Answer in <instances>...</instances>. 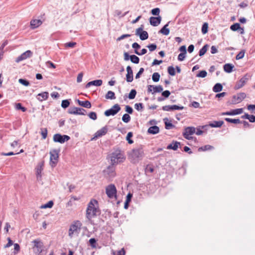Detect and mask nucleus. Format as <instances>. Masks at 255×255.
Masks as SVG:
<instances>
[{
  "mask_svg": "<svg viewBox=\"0 0 255 255\" xmlns=\"http://www.w3.org/2000/svg\"><path fill=\"white\" fill-rule=\"evenodd\" d=\"M98 201L95 199H92L88 204L86 210V217L88 220L96 217L100 213V210L98 208Z\"/></svg>",
  "mask_w": 255,
  "mask_h": 255,
  "instance_id": "f257e3e1",
  "label": "nucleus"
},
{
  "mask_svg": "<svg viewBox=\"0 0 255 255\" xmlns=\"http://www.w3.org/2000/svg\"><path fill=\"white\" fill-rule=\"evenodd\" d=\"M144 156L142 145L133 148L129 154V158L133 163H136L141 160Z\"/></svg>",
  "mask_w": 255,
  "mask_h": 255,
  "instance_id": "f03ea898",
  "label": "nucleus"
},
{
  "mask_svg": "<svg viewBox=\"0 0 255 255\" xmlns=\"http://www.w3.org/2000/svg\"><path fill=\"white\" fill-rule=\"evenodd\" d=\"M126 157L123 152L117 149L112 153L111 161L112 165H116L124 161Z\"/></svg>",
  "mask_w": 255,
  "mask_h": 255,
  "instance_id": "7ed1b4c3",
  "label": "nucleus"
},
{
  "mask_svg": "<svg viewBox=\"0 0 255 255\" xmlns=\"http://www.w3.org/2000/svg\"><path fill=\"white\" fill-rule=\"evenodd\" d=\"M33 246L32 249L36 255H43L44 246L43 242L40 239L34 240L31 242Z\"/></svg>",
  "mask_w": 255,
  "mask_h": 255,
  "instance_id": "20e7f679",
  "label": "nucleus"
},
{
  "mask_svg": "<svg viewBox=\"0 0 255 255\" xmlns=\"http://www.w3.org/2000/svg\"><path fill=\"white\" fill-rule=\"evenodd\" d=\"M81 226L82 223L80 221H74L70 226L68 232L69 236L72 238L74 235H78L80 231Z\"/></svg>",
  "mask_w": 255,
  "mask_h": 255,
  "instance_id": "39448f33",
  "label": "nucleus"
},
{
  "mask_svg": "<svg viewBox=\"0 0 255 255\" xmlns=\"http://www.w3.org/2000/svg\"><path fill=\"white\" fill-rule=\"evenodd\" d=\"M117 190L115 185L113 184H111L107 186L106 188V193L107 196L111 199L117 198Z\"/></svg>",
  "mask_w": 255,
  "mask_h": 255,
  "instance_id": "423d86ee",
  "label": "nucleus"
},
{
  "mask_svg": "<svg viewBox=\"0 0 255 255\" xmlns=\"http://www.w3.org/2000/svg\"><path fill=\"white\" fill-rule=\"evenodd\" d=\"M59 150L53 149L50 151V164L52 167H55L58 162L59 158Z\"/></svg>",
  "mask_w": 255,
  "mask_h": 255,
  "instance_id": "0eeeda50",
  "label": "nucleus"
},
{
  "mask_svg": "<svg viewBox=\"0 0 255 255\" xmlns=\"http://www.w3.org/2000/svg\"><path fill=\"white\" fill-rule=\"evenodd\" d=\"M113 165H109L103 171L104 176L107 179H111L116 176L115 168Z\"/></svg>",
  "mask_w": 255,
  "mask_h": 255,
  "instance_id": "6e6552de",
  "label": "nucleus"
},
{
  "mask_svg": "<svg viewBox=\"0 0 255 255\" xmlns=\"http://www.w3.org/2000/svg\"><path fill=\"white\" fill-rule=\"evenodd\" d=\"M70 137L67 135H61L60 133H56L53 135V141L55 142L63 143L70 139Z\"/></svg>",
  "mask_w": 255,
  "mask_h": 255,
  "instance_id": "1a4fd4ad",
  "label": "nucleus"
},
{
  "mask_svg": "<svg viewBox=\"0 0 255 255\" xmlns=\"http://www.w3.org/2000/svg\"><path fill=\"white\" fill-rule=\"evenodd\" d=\"M143 26L141 25V26L136 29L135 35L139 36L141 40H144L148 38V34L147 31L143 30Z\"/></svg>",
  "mask_w": 255,
  "mask_h": 255,
  "instance_id": "9d476101",
  "label": "nucleus"
},
{
  "mask_svg": "<svg viewBox=\"0 0 255 255\" xmlns=\"http://www.w3.org/2000/svg\"><path fill=\"white\" fill-rule=\"evenodd\" d=\"M121 110V107L118 104L114 105L111 109L106 111L104 114L106 116H114Z\"/></svg>",
  "mask_w": 255,
  "mask_h": 255,
  "instance_id": "9b49d317",
  "label": "nucleus"
},
{
  "mask_svg": "<svg viewBox=\"0 0 255 255\" xmlns=\"http://www.w3.org/2000/svg\"><path fill=\"white\" fill-rule=\"evenodd\" d=\"M195 132V128L193 127H188L184 129L183 132L184 137L187 139L190 140L192 138L191 135H193Z\"/></svg>",
  "mask_w": 255,
  "mask_h": 255,
  "instance_id": "f8f14e48",
  "label": "nucleus"
},
{
  "mask_svg": "<svg viewBox=\"0 0 255 255\" xmlns=\"http://www.w3.org/2000/svg\"><path fill=\"white\" fill-rule=\"evenodd\" d=\"M246 97V94L245 93H240L237 95H234L232 98L231 104H236L241 103Z\"/></svg>",
  "mask_w": 255,
  "mask_h": 255,
  "instance_id": "ddd939ff",
  "label": "nucleus"
},
{
  "mask_svg": "<svg viewBox=\"0 0 255 255\" xmlns=\"http://www.w3.org/2000/svg\"><path fill=\"white\" fill-rule=\"evenodd\" d=\"M68 113L73 115H85L86 111L81 108L71 107L68 110Z\"/></svg>",
  "mask_w": 255,
  "mask_h": 255,
  "instance_id": "4468645a",
  "label": "nucleus"
},
{
  "mask_svg": "<svg viewBox=\"0 0 255 255\" xmlns=\"http://www.w3.org/2000/svg\"><path fill=\"white\" fill-rule=\"evenodd\" d=\"M248 80L249 76L246 74L242 78H241L240 80L237 82L234 89L235 90H238L242 88L246 84Z\"/></svg>",
  "mask_w": 255,
  "mask_h": 255,
  "instance_id": "2eb2a0df",
  "label": "nucleus"
},
{
  "mask_svg": "<svg viewBox=\"0 0 255 255\" xmlns=\"http://www.w3.org/2000/svg\"><path fill=\"white\" fill-rule=\"evenodd\" d=\"M33 55V53L31 51L28 50L22 53L20 56H19L16 59L15 62L17 63H19V62L25 60L28 58H30L32 57Z\"/></svg>",
  "mask_w": 255,
  "mask_h": 255,
  "instance_id": "dca6fc26",
  "label": "nucleus"
},
{
  "mask_svg": "<svg viewBox=\"0 0 255 255\" xmlns=\"http://www.w3.org/2000/svg\"><path fill=\"white\" fill-rule=\"evenodd\" d=\"M108 130V127L107 126H105L103 127L100 129L98 130L95 134L93 138H91V140H96L98 137H101L104 135H105Z\"/></svg>",
  "mask_w": 255,
  "mask_h": 255,
  "instance_id": "f3484780",
  "label": "nucleus"
},
{
  "mask_svg": "<svg viewBox=\"0 0 255 255\" xmlns=\"http://www.w3.org/2000/svg\"><path fill=\"white\" fill-rule=\"evenodd\" d=\"M183 106H179L177 105H167L163 106L162 109L165 111H170L174 110H181L183 109Z\"/></svg>",
  "mask_w": 255,
  "mask_h": 255,
  "instance_id": "a211bd4d",
  "label": "nucleus"
},
{
  "mask_svg": "<svg viewBox=\"0 0 255 255\" xmlns=\"http://www.w3.org/2000/svg\"><path fill=\"white\" fill-rule=\"evenodd\" d=\"M161 17L158 16L157 17H150L149 18L150 24L153 26H158L161 22Z\"/></svg>",
  "mask_w": 255,
  "mask_h": 255,
  "instance_id": "6ab92c4d",
  "label": "nucleus"
},
{
  "mask_svg": "<svg viewBox=\"0 0 255 255\" xmlns=\"http://www.w3.org/2000/svg\"><path fill=\"white\" fill-rule=\"evenodd\" d=\"M127 71L126 80L128 82H131L133 81V72L129 66L127 67Z\"/></svg>",
  "mask_w": 255,
  "mask_h": 255,
  "instance_id": "aec40b11",
  "label": "nucleus"
},
{
  "mask_svg": "<svg viewBox=\"0 0 255 255\" xmlns=\"http://www.w3.org/2000/svg\"><path fill=\"white\" fill-rule=\"evenodd\" d=\"M243 112L242 108L237 109L230 112H224L222 114V115H236L242 114Z\"/></svg>",
  "mask_w": 255,
  "mask_h": 255,
  "instance_id": "412c9836",
  "label": "nucleus"
},
{
  "mask_svg": "<svg viewBox=\"0 0 255 255\" xmlns=\"http://www.w3.org/2000/svg\"><path fill=\"white\" fill-rule=\"evenodd\" d=\"M103 81L102 80H96L88 82L85 87L86 88H89L91 86H100L102 85Z\"/></svg>",
  "mask_w": 255,
  "mask_h": 255,
  "instance_id": "4be33fe9",
  "label": "nucleus"
},
{
  "mask_svg": "<svg viewBox=\"0 0 255 255\" xmlns=\"http://www.w3.org/2000/svg\"><path fill=\"white\" fill-rule=\"evenodd\" d=\"M42 24V21L40 19H34L30 21V26L32 29L36 28Z\"/></svg>",
  "mask_w": 255,
  "mask_h": 255,
  "instance_id": "5701e85b",
  "label": "nucleus"
},
{
  "mask_svg": "<svg viewBox=\"0 0 255 255\" xmlns=\"http://www.w3.org/2000/svg\"><path fill=\"white\" fill-rule=\"evenodd\" d=\"M49 96V94L47 92H44L38 94L37 95V99L39 101H43L44 100H46L47 99Z\"/></svg>",
  "mask_w": 255,
  "mask_h": 255,
  "instance_id": "b1692460",
  "label": "nucleus"
},
{
  "mask_svg": "<svg viewBox=\"0 0 255 255\" xmlns=\"http://www.w3.org/2000/svg\"><path fill=\"white\" fill-rule=\"evenodd\" d=\"M77 102L79 104V105L83 107L86 108H91V104L89 101H82L79 100H76Z\"/></svg>",
  "mask_w": 255,
  "mask_h": 255,
  "instance_id": "393cba45",
  "label": "nucleus"
},
{
  "mask_svg": "<svg viewBox=\"0 0 255 255\" xmlns=\"http://www.w3.org/2000/svg\"><path fill=\"white\" fill-rule=\"evenodd\" d=\"M180 144L179 142L177 141H173L170 144H169L167 147V149H173L174 150H176L178 147V146Z\"/></svg>",
  "mask_w": 255,
  "mask_h": 255,
  "instance_id": "a878e982",
  "label": "nucleus"
},
{
  "mask_svg": "<svg viewBox=\"0 0 255 255\" xmlns=\"http://www.w3.org/2000/svg\"><path fill=\"white\" fill-rule=\"evenodd\" d=\"M44 165V161L39 163L36 167V176L37 178L41 177V173L43 170V166Z\"/></svg>",
  "mask_w": 255,
  "mask_h": 255,
  "instance_id": "bb28decb",
  "label": "nucleus"
},
{
  "mask_svg": "<svg viewBox=\"0 0 255 255\" xmlns=\"http://www.w3.org/2000/svg\"><path fill=\"white\" fill-rule=\"evenodd\" d=\"M147 131L150 134H155L159 132V128L156 126H152L148 129Z\"/></svg>",
  "mask_w": 255,
  "mask_h": 255,
  "instance_id": "cd10ccee",
  "label": "nucleus"
},
{
  "mask_svg": "<svg viewBox=\"0 0 255 255\" xmlns=\"http://www.w3.org/2000/svg\"><path fill=\"white\" fill-rule=\"evenodd\" d=\"M224 124L222 121H213L212 123L209 124V126L212 128H220Z\"/></svg>",
  "mask_w": 255,
  "mask_h": 255,
  "instance_id": "c85d7f7f",
  "label": "nucleus"
},
{
  "mask_svg": "<svg viewBox=\"0 0 255 255\" xmlns=\"http://www.w3.org/2000/svg\"><path fill=\"white\" fill-rule=\"evenodd\" d=\"M234 67V65L232 64L228 63L224 65V70L228 73H231L233 71V69Z\"/></svg>",
  "mask_w": 255,
  "mask_h": 255,
  "instance_id": "c756f323",
  "label": "nucleus"
},
{
  "mask_svg": "<svg viewBox=\"0 0 255 255\" xmlns=\"http://www.w3.org/2000/svg\"><path fill=\"white\" fill-rule=\"evenodd\" d=\"M170 22H168L167 24H166L159 31V32L165 35H167L169 33V29L167 28V27L168 26V24Z\"/></svg>",
  "mask_w": 255,
  "mask_h": 255,
  "instance_id": "7c9ffc66",
  "label": "nucleus"
},
{
  "mask_svg": "<svg viewBox=\"0 0 255 255\" xmlns=\"http://www.w3.org/2000/svg\"><path fill=\"white\" fill-rule=\"evenodd\" d=\"M164 124H165V128L167 129H170L175 127V126L173 125L170 122H168V119L165 118L164 119Z\"/></svg>",
  "mask_w": 255,
  "mask_h": 255,
  "instance_id": "2f4dec72",
  "label": "nucleus"
},
{
  "mask_svg": "<svg viewBox=\"0 0 255 255\" xmlns=\"http://www.w3.org/2000/svg\"><path fill=\"white\" fill-rule=\"evenodd\" d=\"M105 98L107 99H111L113 100L116 98L115 96V94L114 92L111 91H109L105 96Z\"/></svg>",
  "mask_w": 255,
  "mask_h": 255,
  "instance_id": "473e14b6",
  "label": "nucleus"
},
{
  "mask_svg": "<svg viewBox=\"0 0 255 255\" xmlns=\"http://www.w3.org/2000/svg\"><path fill=\"white\" fill-rule=\"evenodd\" d=\"M223 89V86L220 83L216 84L213 88V91L215 92H219Z\"/></svg>",
  "mask_w": 255,
  "mask_h": 255,
  "instance_id": "72a5a7b5",
  "label": "nucleus"
},
{
  "mask_svg": "<svg viewBox=\"0 0 255 255\" xmlns=\"http://www.w3.org/2000/svg\"><path fill=\"white\" fill-rule=\"evenodd\" d=\"M130 60L132 63L134 64H138L139 62V58L135 55H130Z\"/></svg>",
  "mask_w": 255,
  "mask_h": 255,
  "instance_id": "f704fd0d",
  "label": "nucleus"
},
{
  "mask_svg": "<svg viewBox=\"0 0 255 255\" xmlns=\"http://www.w3.org/2000/svg\"><path fill=\"white\" fill-rule=\"evenodd\" d=\"M208 46H209L208 44H206L203 46V47L200 50L199 52V55L200 56H202L206 53L207 51Z\"/></svg>",
  "mask_w": 255,
  "mask_h": 255,
  "instance_id": "c9c22d12",
  "label": "nucleus"
},
{
  "mask_svg": "<svg viewBox=\"0 0 255 255\" xmlns=\"http://www.w3.org/2000/svg\"><path fill=\"white\" fill-rule=\"evenodd\" d=\"M163 91V88L161 85H158L156 86H154L153 87V92L152 94L155 93H160Z\"/></svg>",
  "mask_w": 255,
  "mask_h": 255,
  "instance_id": "e433bc0d",
  "label": "nucleus"
},
{
  "mask_svg": "<svg viewBox=\"0 0 255 255\" xmlns=\"http://www.w3.org/2000/svg\"><path fill=\"white\" fill-rule=\"evenodd\" d=\"M225 121L229 122V123H233V124H240V123H241L242 122L239 120V119H230V118H226L225 119Z\"/></svg>",
  "mask_w": 255,
  "mask_h": 255,
  "instance_id": "4c0bfd02",
  "label": "nucleus"
},
{
  "mask_svg": "<svg viewBox=\"0 0 255 255\" xmlns=\"http://www.w3.org/2000/svg\"><path fill=\"white\" fill-rule=\"evenodd\" d=\"M160 77V76L158 73L155 72L152 76V79L154 82H157L159 80Z\"/></svg>",
  "mask_w": 255,
  "mask_h": 255,
  "instance_id": "58836bf2",
  "label": "nucleus"
},
{
  "mask_svg": "<svg viewBox=\"0 0 255 255\" xmlns=\"http://www.w3.org/2000/svg\"><path fill=\"white\" fill-rule=\"evenodd\" d=\"M240 28H241V26L239 23H235L230 26V29L234 31L239 30Z\"/></svg>",
  "mask_w": 255,
  "mask_h": 255,
  "instance_id": "ea45409f",
  "label": "nucleus"
},
{
  "mask_svg": "<svg viewBox=\"0 0 255 255\" xmlns=\"http://www.w3.org/2000/svg\"><path fill=\"white\" fill-rule=\"evenodd\" d=\"M214 149L213 146L210 145H204L203 146L200 147L198 149V150L199 151H200V150L206 151V150H211V149Z\"/></svg>",
  "mask_w": 255,
  "mask_h": 255,
  "instance_id": "a19ab883",
  "label": "nucleus"
},
{
  "mask_svg": "<svg viewBox=\"0 0 255 255\" xmlns=\"http://www.w3.org/2000/svg\"><path fill=\"white\" fill-rule=\"evenodd\" d=\"M130 120V117L128 114H125L123 116L122 121L126 123H128Z\"/></svg>",
  "mask_w": 255,
  "mask_h": 255,
  "instance_id": "79ce46f5",
  "label": "nucleus"
},
{
  "mask_svg": "<svg viewBox=\"0 0 255 255\" xmlns=\"http://www.w3.org/2000/svg\"><path fill=\"white\" fill-rule=\"evenodd\" d=\"M133 134L131 132H129L127 135L126 139L128 140V143L129 144H132L133 142V141L131 139V138L132 137Z\"/></svg>",
  "mask_w": 255,
  "mask_h": 255,
  "instance_id": "37998d69",
  "label": "nucleus"
},
{
  "mask_svg": "<svg viewBox=\"0 0 255 255\" xmlns=\"http://www.w3.org/2000/svg\"><path fill=\"white\" fill-rule=\"evenodd\" d=\"M136 91L134 89H132L130 93H129L128 94V98L129 99H134L135 96H136Z\"/></svg>",
  "mask_w": 255,
  "mask_h": 255,
  "instance_id": "c03bdc74",
  "label": "nucleus"
},
{
  "mask_svg": "<svg viewBox=\"0 0 255 255\" xmlns=\"http://www.w3.org/2000/svg\"><path fill=\"white\" fill-rule=\"evenodd\" d=\"M41 134L43 139L46 138L47 136V129L46 128H41Z\"/></svg>",
  "mask_w": 255,
  "mask_h": 255,
  "instance_id": "a18cd8bd",
  "label": "nucleus"
},
{
  "mask_svg": "<svg viewBox=\"0 0 255 255\" xmlns=\"http://www.w3.org/2000/svg\"><path fill=\"white\" fill-rule=\"evenodd\" d=\"M134 108L138 111H142L143 109L142 103H136L134 105Z\"/></svg>",
  "mask_w": 255,
  "mask_h": 255,
  "instance_id": "49530a36",
  "label": "nucleus"
},
{
  "mask_svg": "<svg viewBox=\"0 0 255 255\" xmlns=\"http://www.w3.org/2000/svg\"><path fill=\"white\" fill-rule=\"evenodd\" d=\"M208 24L207 23H204L202 26V32L203 34H206L208 32Z\"/></svg>",
  "mask_w": 255,
  "mask_h": 255,
  "instance_id": "de8ad7c7",
  "label": "nucleus"
},
{
  "mask_svg": "<svg viewBox=\"0 0 255 255\" xmlns=\"http://www.w3.org/2000/svg\"><path fill=\"white\" fill-rule=\"evenodd\" d=\"M69 105L70 102L68 100H64L62 101L61 107L64 109H66L68 107Z\"/></svg>",
  "mask_w": 255,
  "mask_h": 255,
  "instance_id": "09e8293b",
  "label": "nucleus"
},
{
  "mask_svg": "<svg viewBox=\"0 0 255 255\" xmlns=\"http://www.w3.org/2000/svg\"><path fill=\"white\" fill-rule=\"evenodd\" d=\"M168 73L171 76H174L175 75V69L173 66H169L167 69Z\"/></svg>",
  "mask_w": 255,
  "mask_h": 255,
  "instance_id": "8fccbe9b",
  "label": "nucleus"
},
{
  "mask_svg": "<svg viewBox=\"0 0 255 255\" xmlns=\"http://www.w3.org/2000/svg\"><path fill=\"white\" fill-rule=\"evenodd\" d=\"M53 205V202L52 201H49L47 203L42 205V208H52Z\"/></svg>",
  "mask_w": 255,
  "mask_h": 255,
  "instance_id": "3c124183",
  "label": "nucleus"
},
{
  "mask_svg": "<svg viewBox=\"0 0 255 255\" xmlns=\"http://www.w3.org/2000/svg\"><path fill=\"white\" fill-rule=\"evenodd\" d=\"M207 72L205 70H202L199 71L196 76L198 77L204 78L207 76Z\"/></svg>",
  "mask_w": 255,
  "mask_h": 255,
  "instance_id": "603ef678",
  "label": "nucleus"
},
{
  "mask_svg": "<svg viewBox=\"0 0 255 255\" xmlns=\"http://www.w3.org/2000/svg\"><path fill=\"white\" fill-rule=\"evenodd\" d=\"M89 244L93 248L96 247V240L95 238H91L89 240Z\"/></svg>",
  "mask_w": 255,
  "mask_h": 255,
  "instance_id": "864d4df0",
  "label": "nucleus"
},
{
  "mask_svg": "<svg viewBox=\"0 0 255 255\" xmlns=\"http://www.w3.org/2000/svg\"><path fill=\"white\" fill-rule=\"evenodd\" d=\"M18 82L21 84H22L24 86H28L29 85V82L25 79H19L18 80Z\"/></svg>",
  "mask_w": 255,
  "mask_h": 255,
  "instance_id": "5fc2aeb1",
  "label": "nucleus"
},
{
  "mask_svg": "<svg viewBox=\"0 0 255 255\" xmlns=\"http://www.w3.org/2000/svg\"><path fill=\"white\" fill-rule=\"evenodd\" d=\"M245 55V51L244 50L241 51L236 56V59L237 60H240L242 59Z\"/></svg>",
  "mask_w": 255,
  "mask_h": 255,
  "instance_id": "6e6d98bb",
  "label": "nucleus"
},
{
  "mask_svg": "<svg viewBox=\"0 0 255 255\" xmlns=\"http://www.w3.org/2000/svg\"><path fill=\"white\" fill-rule=\"evenodd\" d=\"M15 108L17 110H20L22 112H25L26 111V109L25 107H22L20 103H17V104H16V105H15Z\"/></svg>",
  "mask_w": 255,
  "mask_h": 255,
  "instance_id": "4d7b16f0",
  "label": "nucleus"
},
{
  "mask_svg": "<svg viewBox=\"0 0 255 255\" xmlns=\"http://www.w3.org/2000/svg\"><path fill=\"white\" fill-rule=\"evenodd\" d=\"M160 9L158 7L153 8L151 10V13L154 15H158L160 13Z\"/></svg>",
  "mask_w": 255,
  "mask_h": 255,
  "instance_id": "13d9d810",
  "label": "nucleus"
},
{
  "mask_svg": "<svg viewBox=\"0 0 255 255\" xmlns=\"http://www.w3.org/2000/svg\"><path fill=\"white\" fill-rule=\"evenodd\" d=\"M88 116L93 120H96L97 119V114L95 112H91L89 114Z\"/></svg>",
  "mask_w": 255,
  "mask_h": 255,
  "instance_id": "bf43d9fd",
  "label": "nucleus"
},
{
  "mask_svg": "<svg viewBox=\"0 0 255 255\" xmlns=\"http://www.w3.org/2000/svg\"><path fill=\"white\" fill-rule=\"evenodd\" d=\"M147 47L149 49L150 51H153L156 49L157 46L155 44H151L148 45Z\"/></svg>",
  "mask_w": 255,
  "mask_h": 255,
  "instance_id": "052dcab7",
  "label": "nucleus"
},
{
  "mask_svg": "<svg viewBox=\"0 0 255 255\" xmlns=\"http://www.w3.org/2000/svg\"><path fill=\"white\" fill-rule=\"evenodd\" d=\"M147 52V50L145 48H143L141 50V52H138L137 50H134V53L135 54H136L137 55H144Z\"/></svg>",
  "mask_w": 255,
  "mask_h": 255,
  "instance_id": "680f3d73",
  "label": "nucleus"
},
{
  "mask_svg": "<svg viewBox=\"0 0 255 255\" xmlns=\"http://www.w3.org/2000/svg\"><path fill=\"white\" fill-rule=\"evenodd\" d=\"M76 45V43L75 42H70L65 44V46L66 47H74Z\"/></svg>",
  "mask_w": 255,
  "mask_h": 255,
  "instance_id": "e2e57ef3",
  "label": "nucleus"
},
{
  "mask_svg": "<svg viewBox=\"0 0 255 255\" xmlns=\"http://www.w3.org/2000/svg\"><path fill=\"white\" fill-rule=\"evenodd\" d=\"M144 70L143 68H140L139 69V71L138 72V73L135 75V79H138L140 77L141 75L144 72Z\"/></svg>",
  "mask_w": 255,
  "mask_h": 255,
  "instance_id": "0e129e2a",
  "label": "nucleus"
},
{
  "mask_svg": "<svg viewBox=\"0 0 255 255\" xmlns=\"http://www.w3.org/2000/svg\"><path fill=\"white\" fill-rule=\"evenodd\" d=\"M186 53H181L178 56V60L180 61L184 60L185 58Z\"/></svg>",
  "mask_w": 255,
  "mask_h": 255,
  "instance_id": "69168bd1",
  "label": "nucleus"
},
{
  "mask_svg": "<svg viewBox=\"0 0 255 255\" xmlns=\"http://www.w3.org/2000/svg\"><path fill=\"white\" fill-rule=\"evenodd\" d=\"M161 94L163 97H164L165 98H167L170 96V92L168 90H165L162 92Z\"/></svg>",
  "mask_w": 255,
  "mask_h": 255,
  "instance_id": "338daca9",
  "label": "nucleus"
},
{
  "mask_svg": "<svg viewBox=\"0 0 255 255\" xmlns=\"http://www.w3.org/2000/svg\"><path fill=\"white\" fill-rule=\"evenodd\" d=\"M126 111L128 113L131 114L133 112V109H132V108L131 107H130L129 106L127 105V106H126Z\"/></svg>",
  "mask_w": 255,
  "mask_h": 255,
  "instance_id": "774afa93",
  "label": "nucleus"
}]
</instances>
